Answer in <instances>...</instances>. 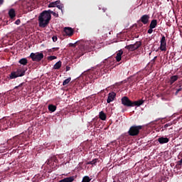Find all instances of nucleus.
<instances>
[{"label":"nucleus","mask_w":182,"mask_h":182,"mask_svg":"<svg viewBox=\"0 0 182 182\" xmlns=\"http://www.w3.org/2000/svg\"><path fill=\"white\" fill-rule=\"evenodd\" d=\"M160 42V50H161L162 52H166L167 50V41L166 40V36H163L162 38H161Z\"/></svg>","instance_id":"nucleus-10"},{"label":"nucleus","mask_w":182,"mask_h":182,"mask_svg":"<svg viewBox=\"0 0 182 182\" xmlns=\"http://www.w3.org/2000/svg\"><path fill=\"white\" fill-rule=\"evenodd\" d=\"M22 76H25V70L22 68H17L16 71H12L9 75V78L16 79V77H22Z\"/></svg>","instance_id":"nucleus-5"},{"label":"nucleus","mask_w":182,"mask_h":182,"mask_svg":"<svg viewBox=\"0 0 182 182\" xmlns=\"http://www.w3.org/2000/svg\"><path fill=\"white\" fill-rule=\"evenodd\" d=\"M139 130H142V126L133 125L129 128V136H136L139 134Z\"/></svg>","instance_id":"nucleus-6"},{"label":"nucleus","mask_w":182,"mask_h":182,"mask_svg":"<svg viewBox=\"0 0 182 182\" xmlns=\"http://www.w3.org/2000/svg\"><path fill=\"white\" fill-rule=\"evenodd\" d=\"M156 141L159 142V144H168L169 139L166 137H159V139H156Z\"/></svg>","instance_id":"nucleus-13"},{"label":"nucleus","mask_w":182,"mask_h":182,"mask_svg":"<svg viewBox=\"0 0 182 182\" xmlns=\"http://www.w3.org/2000/svg\"><path fill=\"white\" fill-rule=\"evenodd\" d=\"M180 90H181L180 89H179V90H177V92H180Z\"/></svg>","instance_id":"nucleus-47"},{"label":"nucleus","mask_w":182,"mask_h":182,"mask_svg":"<svg viewBox=\"0 0 182 182\" xmlns=\"http://www.w3.org/2000/svg\"><path fill=\"white\" fill-rule=\"evenodd\" d=\"M30 58L33 62H41V60L43 58V53H31Z\"/></svg>","instance_id":"nucleus-9"},{"label":"nucleus","mask_w":182,"mask_h":182,"mask_svg":"<svg viewBox=\"0 0 182 182\" xmlns=\"http://www.w3.org/2000/svg\"><path fill=\"white\" fill-rule=\"evenodd\" d=\"M15 23H16V25H20V23H21V20H20V19H17V20L15 21Z\"/></svg>","instance_id":"nucleus-40"},{"label":"nucleus","mask_w":182,"mask_h":182,"mask_svg":"<svg viewBox=\"0 0 182 182\" xmlns=\"http://www.w3.org/2000/svg\"><path fill=\"white\" fill-rule=\"evenodd\" d=\"M95 163H97V159H93L91 161L86 162L87 165H95Z\"/></svg>","instance_id":"nucleus-31"},{"label":"nucleus","mask_w":182,"mask_h":182,"mask_svg":"<svg viewBox=\"0 0 182 182\" xmlns=\"http://www.w3.org/2000/svg\"><path fill=\"white\" fill-rule=\"evenodd\" d=\"M103 63L104 66L102 68H101L100 72L105 75V73H107L109 72V68L112 67L113 63L107 59H105Z\"/></svg>","instance_id":"nucleus-7"},{"label":"nucleus","mask_w":182,"mask_h":182,"mask_svg":"<svg viewBox=\"0 0 182 182\" xmlns=\"http://www.w3.org/2000/svg\"><path fill=\"white\" fill-rule=\"evenodd\" d=\"M18 63L25 66V65H28V59L21 58V59L19 60Z\"/></svg>","instance_id":"nucleus-26"},{"label":"nucleus","mask_w":182,"mask_h":182,"mask_svg":"<svg viewBox=\"0 0 182 182\" xmlns=\"http://www.w3.org/2000/svg\"><path fill=\"white\" fill-rule=\"evenodd\" d=\"M178 80V75H173L170 77V80L168 82L169 83V85H173V83H174V82H177Z\"/></svg>","instance_id":"nucleus-15"},{"label":"nucleus","mask_w":182,"mask_h":182,"mask_svg":"<svg viewBox=\"0 0 182 182\" xmlns=\"http://www.w3.org/2000/svg\"><path fill=\"white\" fill-rule=\"evenodd\" d=\"M70 46H73V47H75V46H76V44L70 43Z\"/></svg>","instance_id":"nucleus-43"},{"label":"nucleus","mask_w":182,"mask_h":182,"mask_svg":"<svg viewBox=\"0 0 182 182\" xmlns=\"http://www.w3.org/2000/svg\"><path fill=\"white\" fill-rule=\"evenodd\" d=\"M52 49H53V52H56V51L59 50V47H58V48H53Z\"/></svg>","instance_id":"nucleus-41"},{"label":"nucleus","mask_w":182,"mask_h":182,"mask_svg":"<svg viewBox=\"0 0 182 182\" xmlns=\"http://www.w3.org/2000/svg\"><path fill=\"white\" fill-rule=\"evenodd\" d=\"M170 126H173V123L168 122L166 124H164V126L161 127V132L166 131V129H168V127H170Z\"/></svg>","instance_id":"nucleus-25"},{"label":"nucleus","mask_w":182,"mask_h":182,"mask_svg":"<svg viewBox=\"0 0 182 182\" xmlns=\"http://www.w3.org/2000/svg\"><path fill=\"white\" fill-rule=\"evenodd\" d=\"M9 16L11 18V19H14V18H15V16H16V14L15 13L14 9H11L9 11Z\"/></svg>","instance_id":"nucleus-16"},{"label":"nucleus","mask_w":182,"mask_h":182,"mask_svg":"<svg viewBox=\"0 0 182 182\" xmlns=\"http://www.w3.org/2000/svg\"><path fill=\"white\" fill-rule=\"evenodd\" d=\"M100 92H105V90H102Z\"/></svg>","instance_id":"nucleus-46"},{"label":"nucleus","mask_w":182,"mask_h":182,"mask_svg":"<svg viewBox=\"0 0 182 182\" xmlns=\"http://www.w3.org/2000/svg\"><path fill=\"white\" fill-rule=\"evenodd\" d=\"M55 59H57L56 56L55 55H50L48 57V60H55Z\"/></svg>","instance_id":"nucleus-34"},{"label":"nucleus","mask_w":182,"mask_h":182,"mask_svg":"<svg viewBox=\"0 0 182 182\" xmlns=\"http://www.w3.org/2000/svg\"><path fill=\"white\" fill-rule=\"evenodd\" d=\"M71 80H72L71 77L67 78L63 82V86H66V85H69Z\"/></svg>","instance_id":"nucleus-29"},{"label":"nucleus","mask_w":182,"mask_h":182,"mask_svg":"<svg viewBox=\"0 0 182 182\" xmlns=\"http://www.w3.org/2000/svg\"><path fill=\"white\" fill-rule=\"evenodd\" d=\"M157 27V20L156 19H153L149 25V28H152L153 29H154V28Z\"/></svg>","instance_id":"nucleus-22"},{"label":"nucleus","mask_w":182,"mask_h":182,"mask_svg":"<svg viewBox=\"0 0 182 182\" xmlns=\"http://www.w3.org/2000/svg\"><path fill=\"white\" fill-rule=\"evenodd\" d=\"M48 52H49V53L53 52V49H52V48H51V49H49V50H48Z\"/></svg>","instance_id":"nucleus-45"},{"label":"nucleus","mask_w":182,"mask_h":182,"mask_svg":"<svg viewBox=\"0 0 182 182\" xmlns=\"http://www.w3.org/2000/svg\"><path fill=\"white\" fill-rule=\"evenodd\" d=\"M96 45V41H86L84 44H81L78 46V50L77 54V58H80L83 56L86 52H90V50H93L95 46Z\"/></svg>","instance_id":"nucleus-1"},{"label":"nucleus","mask_w":182,"mask_h":182,"mask_svg":"<svg viewBox=\"0 0 182 182\" xmlns=\"http://www.w3.org/2000/svg\"><path fill=\"white\" fill-rule=\"evenodd\" d=\"M116 97V94L114 92H109L107 95V103L112 102L114 101V97Z\"/></svg>","instance_id":"nucleus-14"},{"label":"nucleus","mask_w":182,"mask_h":182,"mask_svg":"<svg viewBox=\"0 0 182 182\" xmlns=\"http://www.w3.org/2000/svg\"><path fill=\"white\" fill-rule=\"evenodd\" d=\"M122 55H123V50H119L116 55V60L117 62H120L122 60Z\"/></svg>","instance_id":"nucleus-19"},{"label":"nucleus","mask_w":182,"mask_h":182,"mask_svg":"<svg viewBox=\"0 0 182 182\" xmlns=\"http://www.w3.org/2000/svg\"><path fill=\"white\" fill-rule=\"evenodd\" d=\"M14 89H17L18 92H22L23 89H25V82L20 84L18 86L14 87Z\"/></svg>","instance_id":"nucleus-20"},{"label":"nucleus","mask_w":182,"mask_h":182,"mask_svg":"<svg viewBox=\"0 0 182 182\" xmlns=\"http://www.w3.org/2000/svg\"><path fill=\"white\" fill-rule=\"evenodd\" d=\"M129 82L122 81L106 88L107 92H124L129 90Z\"/></svg>","instance_id":"nucleus-2"},{"label":"nucleus","mask_w":182,"mask_h":182,"mask_svg":"<svg viewBox=\"0 0 182 182\" xmlns=\"http://www.w3.org/2000/svg\"><path fill=\"white\" fill-rule=\"evenodd\" d=\"M98 117L100 119V120L105 121L107 119V115L105 114V112H99Z\"/></svg>","instance_id":"nucleus-21"},{"label":"nucleus","mask_w":182,"mask_h":182,"mask_svg":"<svg viewBox=\"0 0 182 182\" xmlns=\"http://www.w3.org/2000/svg\"><path fill=\"white\" fill-rule=\"evenodd\" d=\"M61 67H62V61H58L54 65L53 69H55V70H58L60 69Z\"/></svg>","instance_id":"nucleus-23"},{"label":"nucleus","mask_w":182,"mask_h":182,"mask_svg":"<svg viewBox=\"0 0 182 182\" xmlns=\"http://www.w3.org/2000/svg\"><path fill=\"white\" fill-rule=\"evenodd\" d=\"M147 33H149V34L153 33V28L149 27V28Z\"/></svg>","instance_id":"nucleus-37"},{"label":"nucleus","mask_w":182,"mask_h":182,"mask_svg":"<svg viewBox=\"0 0 182 182\" xmlns=\"http://www.w3.org/2000/svg\"><path fill=\"white\" fill-rule=\"evenodd\" d=\"M70 70V67L66 66V72H69Z\"/></svg>","instance_id":"nucleus-42"},{"label":"nucleus","mask_w":182,"mask_h":182,"mask_svg":"<svg viewBox=\"0 0 182 182\" xmlns=\"http://www.w3.org/2000/svg\"><path fill=\"white\" fill-rule=\"evenodd\" d=\"M56 8H58V9H60L62 12H63V4H57Z\"/></svg>","instance_id":"nucleus-33"},{"label":"nucleus","mask_w":182,"mask_h":182,"mask_svg":"<svg viewBox=\"0 0 182 182\" xmlns=\"http://www.w3.org/2000/svg\"><path fill=\"white\" fill-rule=\"evenodd\" d=\"M4 4V0H0V5H2Z\"/></svg>","instance_id":"nucleus-44"},{"label":"nucleus","mask_w":182,"mask_h":182,"mask_svg":"<svg viewBox=\"0 0 182 182\" xmlns=\"http://www.w3.org/2000/svg\"><path fill=\"white\" fill-rule=\"evenodd\" d=\"M156 59H157V56H155L154 59L151 60V63L152 65H154V63H156Z\"/></svg>","instance_id":"nucleus-36"},{"label":"nucleus","mask_w":182,"mask_h":182,"mask_svg":"<svg viewBox=\"0 0 182 182\" xmlns=\"http://www.w3.org/2000/svg\"><path fill=\"white\" fill-rule=\"evenodd\" d=\"M28 11H32V9H35V4L28 2L26 4Z\"/></svg>","instance_id":"nucleus-24"},{"label":"nucleus","mask_w":182,"mask_h":182,"mask_svg":"<svg viewBox=\"0 0 182 182\" xmlns=\"http://www.w3.org/2000/svg\"><path fill=\"white\" fill-rule=\"evenodd\" d=\"M144 103V100H139L137 101H130L128 97H122V105L126 107H134L141 106Z\"/></svg>","instance_id":"nucleus-4"},{"label":"nucleus","mask_w":182,"mask_h":182,"mask_svg":"<svg viewBox=\"0 0 182 182\" xmlns=\"http://www.w3.org/2000/svg\"><path fill=\"white\" fill-rule=\"evenodd\" d=\"M48 112H55V105H48Z\"/></svg>","instance_id":"nucleus-28"},{"label":"nucleus","mask_w":182,"mask_h":182,"mask_svg":"<svg viewBox=\"0 0 182 182\" xmlns=\"http://www.w3.org/2000/svg\"><path fill=\"white\" fill-rule=\"evenodd\" d=\"M52 15H53V16H55V18H58V16H59V14L58 13H55V12H53V11Z\"/></svg>","instance_id":"nucleus-39"},{"label":"nucleus","mask_w":182,"mask_h":182,"mask_svg":"<svg viewBox=\"0 0 182 182\" xmlns=\"http://www.w3.org/2000/svg\"><path fill=\"white\" fill-rule=\"evenodd\" d=\"M43 12H45L46 14H49L50 15H51L52 14H53V11H51L50 9L48 10V11H43Z\"/></svg>","instance_id":"nucleus-35"},{"label":"nucleus","mask_w":182,"mask_h":182,"mask_svg":"<svg viewBox=\"0 0 182 182\" xmlns=\"http://www.w3.org/2000/svg\"><path fill=\"white\" fill-rule=\"evenodd\" d=\"M74 181V176H70L65 178H63L60 181H58V182H73Z\"/></svg>","instance_id":"nucleus-17"},{"label":"nucleus","mask_w":182,"mask_h":182,"mask_svg":"<svg viewBox=\"0 0 182 182\" xmlns=\"http://www.w3.org/2000/svg\"><path fill=\"white\" fill-rule=\"evenodd\" d=\"M59 4H60V1L51 2L48 4V8H56V6L59 5Z\"/></svg>","instance_id":"nucleus-18"},{"label":"nucleus","mask_w":182,"mask_h":182,"mask_svg":"<svg viewBox=\"0 0 182 182\" xmlns=\"http://www.w3.org/2000/svg\"><path fill=\"white\" fill-rule=\"evenodd\" d=\"M149 21H150V16L149 14L143 15L139 19V22H142L144 25H147Z\"/></svg>","instance_id":"nucleus-12"},{"label":"nucleus","mask_w":182,"mask_h":182,"mask_svg":"<svg viewBox=\"0 0 182 182\" xmlns=\"http://www.w3.org/2000/svg\"><path fill=\"white\" fill-rule=\"evenodd\" d=\"M52 19V15H50L48 13L43 11L38 16V25L40 28H46L49 25Z\"/></svg>","instance_id":"nucleus-3"},{"label":"nucleus","mask_w":182,"mask_h":182,"mask_svg":"<svg viewBox=\"0 0 182 182\" xmlns=\"http://www.w3.org/2000/svg\"><path fill=\"white\" fill-rule=\"evenodd\" d=\"M22 121H25V115L22 114L18 115V121H16V122H21Z\"/></svg>","instance_id":"nucleus-30"},{"label":"nucleus","mask_w":182,"mask_h":182,"mask_svg":"<svg viewBox=\"0 0 182 182\" xmlns=\"http://www.w3.org/2000/svg\"><path fill=\"white\" fill-rule=\"evenodd\" d=\"M140 46H141V41H136L134 44L128 45L125 48L129 52H134V50H137Z\"/></svg>","instance_id":"nucleus-8"},{"label":"nucleus","mask_w":182,"mask_h":182,"mask_svg":"<svg viewBox=\"0 0 182 182\" xmlns=\"http://www.w3.org/2000/svg\"><path fill=\"white\" fill-rule=\"evenodd\" d=\"M82 182H90V178L87 176H84V178H82Z\"/></svg>","instance_id":"nucleus-32"},{"label":"nucleus","mask_w":182,"mask_h":182,"mask_svg":"<svg viewBox=\"0 0 182 182\" xmlns=\"http://www.w3.org/2000/svg\"><path fill=\"white\" fill-rule=\"evenodd\" d=\"M52 39L53 42H56V41H58V37L56 36H53Z\"/></svg>","instance_id":"nucleus-38"},{"label":"nucleus","mask_w":182,"mask_h":182,"mask_svg":"<svg viewBox=\"0 0 182 182\" xmlns=\"http://www.w3.org/2000/svg\"><path fill=\"white\" fill-rule=\"evenodd\" d=\"M175 168H182V159H180V161H178V162H176V164H175Z\"/></svg>","instance_id":"nucleus-27"},{"label":"nucleus","mask_w":182,"mask_h":182,"mask_svg":"<svg viewBox=\"0 0 182 182\" xmlns=\"http://www.w3.org/2000/svg\"><path fill=\"white\" fill-rule=\"evenodd\" d=\"M75 31L73 30V28H70V27H65L64 28V31H63V35L64 36H73V33H74Z\"/></svg>","instance_id":"nucleus-11"}]
</instances>
